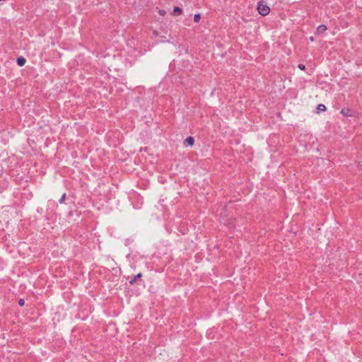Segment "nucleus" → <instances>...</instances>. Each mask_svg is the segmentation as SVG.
Segmentation results:
<instances>
[{
	"label": "nucleus",
	"mask_w": 362,
	"mask_h": 362,
	"mask_svg": "<svg viewBox=\"0 0 362 362\" xmlns=\"http://www.w3.org/2000/svg\"><path fill=\"white\" fill-rule=\"evenodd\" d=\"M257 8L258 13L262 16H267L270 12V8L264 2H259Z\"/></svg>",
	"instance_id": "f257e3e1"
},
{
	"label": "nucleus",
	"mask_w": 362,
	"mask_h": 362,
	"mask_svg": "<svg viewBox=\"0 0 362 362\" xmlns=\"http://www.w3.org/2000/svg\"><path fill=\"white\" fill-rule=\"evenodd\" d=\"M340 112L342 115L346 116V117H352L353 116L352 111L349 108H347V107L341 109Z\"/></svg>",
	"instance_id": "f03ea898"
},
{
	"label": "nucleus",
	"mask_w": 362,
	"mask_h": 362,
	"mask_svg": "<svg viewBox=\"0 0 362 362\" xmlns=\"http://www.w3.org/2000/svg\"><path fill=\"white\" fill-rule=\"evenodd\" d=\"M327 30V27L325 25H320L317 28V31L319 33H324Z\"/></svg>",
	"instance_id": "7ed1b4c3"
},
{
	"label": "nucleus",
	"mask_w": 362,
	"mask_h": 362,
	"mask_svg": "<svg viewBox=\"0 0 362 362\" xmlns=\"http://www.w3.org/2000/svg\"><path fill=\"white\" fill-rule=\"evenodd\" d=\"M326 106L324 104H319L317 107V113L326 111Z\"/></svg>",
	"instance_id": "20e7f679"
},
{
	"label": "nucleus",
	"mask_w": 362,
	"mask_h": 362,
	"mask_svg": "<svg viewBox=\"0 0 362 362\" xmlns=\"http://www.w3.org/2000/svg\"><path fill=\"white\" fill-rule=\"evenodd\" d=\"M26 62V60L24 57H20L17 59V64L20 66H23V65H25Z\"/></svg>",
	"instance_id": "39448f33"
},
{
	"label": "nucleus",
	"mask_w": 362,
	"mask_h": 362,
	"mask_svg": "<svg viewBox=\"0 0 362 362\" xmlns=\"http://www.w3.org/2000/svg\"><path fill=\"white\" fill-rule=\"evenodd\" d=\"M194 139L192 136H189L186 139L185 143L187 146H192L194 145Z\"/></svg>",
	"instance_id": "423d86ee"
},
{
	"label": "nucleus",
	"mask_w": 362,
	"mask_h": 362,
	"mask_svg": "<svg viewBox=\"0 0 362 362\" xmlns=\"http://www.w3.org/2000/svg\"><path fill=\"white\" fill-rule=\"evenodd\" d=\"M182 11L180 7L175 6L173 8V14L174 15L180 16L182 13Z\"/></svg>",
	"instance_id": "0eeeda50"
},
{
	"label": "nucleus",
	"mask_w": 362,
	"mask_h": 362,
	"mask_svg": "<svg viewBox=\"0 0 362 362\" xmlns=\"http://www.w3.org/2000/svg\"><path fill=\"white\" fill-rule=\"evenodd\" d=\"M141 276V274L139 273L137 275H136L133 279H132L130 281H129V284H134L135 283V281H136L137 279L140 278Z\"/></svg>",
	"instance_id": "6e6552de"
},
{
	"label": "nucleus",
	"mask_w": 362,
	"mask_h": 362,
	"mask_svg": "<svg viewBox=\"0 0 362 362\" xmlns=\"http://www.w3.org/2000/svg\"><path fill=\"white\" fill-rule=\"evenodd\" d=\"M201 19V16L199 13L194 14V20L196 23H199Z\"/></svg>",
	"instance_id": "1a4fd4ad"
},
{
	"label": "nucleus",
	"mask_w": 362,
	"mask_h": 362,
	"mask_svg": "<svg viewBox=\"0 0 362 362\" xmlns=\"http://www.w3.org/2000/svg\"><path fill=\"white\" fill-rule=\"evenodd\" d=\"M166 12L165 10H159L158 11V14L160 16H164L165 15Z\"/></svg>",
	"instance_id": "9d476101"
},
{
	"label": "nucleus",
	"mask_w": 362,
	"mask_h": 362,
	"mask_svg": "<svg viewBox=\"0 0 362 362\" xmlns=\"http://www.w3.org/2000/svg\"><path fill=\"white\" fill-rule=\"evenodd\" d=\"M298 68H299L300 70H302V71H303V70H305V66L304 64H298Z\"/></svg>",
	"instance_id": "9b49d317"
},
{
	"label": "nucleus",
	"mask_w": 362,
	"mask_h": 362,
	"mask_svg": "<svg viewBox=\"0 0 362 362\" xmlns=\"http://www.w3.org/2000/svg\"><path fill=\"white\" fill-rule=\"evenodd\" d=\"M65 197H66V194H64L62 195V198H61V199H60V200H59L60 203L64 202V199H65Z\"/></svg>",
	"instance_id": "f8f14e48"
},
{
	"label": "nucleus",
	"mask_w": 362,
	"mask_h": 362,
	"mask_svg": "<svg viewBox=\"0 0 362 362\" xmlns=\"http://www.w3.org/2000/svg\"><path fill=\"white\" fill-rule=\"evenodd\" d=\"M18 303H19V305H20L21 306H23V305H24V303H25V301H24V300H23V299H21V300H19Z\"/></svg>",
	"instance_id": "ddd939ff"
},
{
	"label": "nucleus",
	"mask_w": 362,
	"mask_h": 362,
	"mask_svg": "<svg viewBox=\"0 0 362 362\" xmlns=\"http://www.w3.org/2000/svg\"><path fill=\"white\" fill-rule=\"evenodd\" d=\"M310 40L311 42H313V41H314V38H313V37H312V36H311V37H310Z\"/></svg>",
	"instance_id": "4468645a"
}]
</instances>
